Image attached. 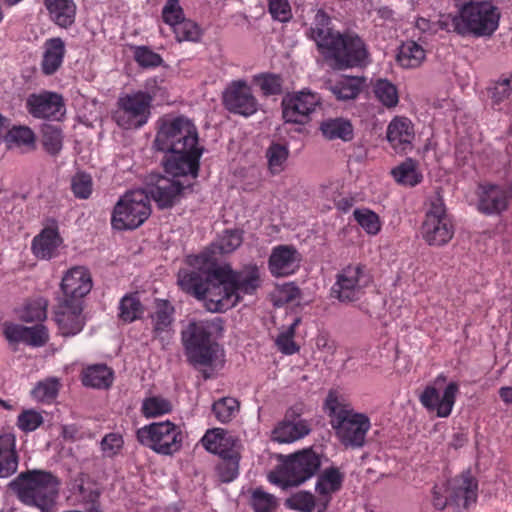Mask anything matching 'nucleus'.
<instances>
[{
	"label": "nucleus",
	"instance_id": "obj_46",
	"mask_svg": "<svg viewBox=\"0 0 512 512\" xmlns=\"http://www.w3.org/2000/svg\"><path fill=\"white\" fill-rule=\"evenodd\" d=\"M5 140L9 147L25 146L33 149L35 147L36 136L28 126H13L6 134Z\"/></svg>",
	"mask_w": 512,
	"mask_h": 512
},
{
	"label": "nucleus",
	"instance_id": "obj_37",
	"mask_svg": "<svg viewBox=\"0 0 512 512\" xmlns=\"http://www.w3.org/2000/svg\"><path fill=\"white\" fill-rule=\"evenodd\" d=\"M426 58V51L422 45L414 40L403 42L397 52L396 61L403 68H417Z\"/></svg>",
	"mask_w": 512,
	"mask_h": 512
},
{
	"label": "nucleus",
	"instance_id": "obj_27",
	"mask_svg": "<svg viewBox=\"0 0 512 512\" xmlns=\"http://www.w3.org/2000/svg\"><path fill=\"white\" fill-rule=\"evenodd\" d=\"M4 335L9 342H23L33 347L44 346L49 339L48 330L43 324L31 327L20 324H6Z\"/></svg>",
	"mask_w": 512,
	"mask_h": 512
},
{
	"label": "nucleus",
	"instance_id": "obj_15",
	"mask_svg": "<svg viewBox=\"0 0 512 512\" xmlns=\"http://www.w3.org/2000/svg\"><path fill=\"white\" fill-rule=\"evenodd\" d=\"M446 381V376L439 374L419 396L422 406L440 418H446L451 414L459 394V384L455 381Z\"/></svg>",
	"mask_w": 512,
	"mask_h": 512
},
{
	"label": "nucleus",
	"instance_id": "obj_59",
	"mask_svg": "<svg viewBox=\"0 0 512 512\" xmlns=\"http://www.w3.org/2000/svg\"><path fill=\"white\" fill-rule=\"evenodd\" d=\"M162 19L171 28L185 19L184 11L179 3V0L166 1L162 9Z\"/></svg>",
	"mask_w": 512,
	"mask_h": 512
},
{
	"label": "nucleus",
	"instance_id": "obj_30",
	"mask_svg": "<svg viewBox=\"0 0 512 512\" xmlns=\"http://www.w3.org/2000/svg\"><path fill=\"white\" fill-rule=\"evenodd\" d=\"M65 52V42L60 37L47 39L43 44L42 72L45 75L54 74L61 67Z\"/></svg>",
	"mask_w": 512,
	"mask_h": 512
},
{
	"label": "nucleus",
	"instance_id": "obj_24",
	"mask_svg": "<svg viewBox=\"0 0 512 512\" xmlns=\"http://www.w3.org/2000/svg\"><path fill=\"white\" fill-rule=\"evenodd\" d=\"M478 210L486 215L500 214L508 207L509 196L507 191L495 184H480L477 189ZM510 198L512 201V187Z\"/></svg>",
	"mask_w": 512,
	"mask_h": 512
},
{
	"label": "nucleus",
	"instance_id": "obj_44",
	"mask_svg": "<svg viewBox=\"0 0 512 512\" xmlns=\"http://www.w3.org/2000/svg\"><path fill=\"white\" fill-rule=\"evenodd\" d=\"M170 400L162 396H149L142 401L141 412L145 418H156L172 411Z\"/></svg>",
	"mask_w": 512,
	"mask_h": 512
},
{
	"label": "nucleus",
	"instance_id": "obj_10",
	"mask_svg": "<svg viewBox=\"0 0 512 512\" xmlns=\"http://www.w3.org/2000/svg\"><path fill=\"white\" fill-rule=\"evenodd\" d=\"M136 438L141 445L162 456L178 453L183 445L181 428L169 420L150 423L139 428Z\"/></svg>",
	"mask_w": 512,
	"mask_h": 512
},
{
	"label": "nucleus",
	"instance_id": "obj_61",
	"mask_svg": "<svg viewBox=\"0 0 512 512\" xmlns=\"http://www.w3.org/2000/svg\"><path fill=\"white\" fill-rule=\"evenodd\" d=\"M512 94V78L503 77L497 80L491 88V98L494 104L509 99Z\"/></svg>",
	"mask_w": 512,
	"mask_h": 512
},
{
	"label": "nucleus",
	"instance_id": "obj_64",
	"mask_svg": "<svg viewBox=\"0 0 512 512\" xmlns=\"http://www.w3.org/2000/svg\"><path fill=\"white\" fill-rule=\"evenodd\" d=\"M269 12L273 19L287 22L292 18L291 6L288 0H269Z\"/></svg>",
	"mask_w": 512,
	"mask_h": 512
},
{
	"label": "nucleus",
	"instance_id": "obj_62",
	"mask_svg": "<svg viewBox=\"0 0 512 512\" xmlns=\"http://www.w3.org/2000/svg\"><path fill=\"white\" fill-rule=\"evenodd\" d=\"M123 444L124 441L120 434L109 433L100 441V448L104 457H113L119 453Z\"/></svg>",
	"mask_w": 512,
	"mask_h": 512
},
{
	"label": "nucleus",
	"instance_id": "obj_5",
	"mask_svg": "<svg viewBox=\"0 0 512 512\" xmlns=\"http://www.w3.org/2000/svg\"><path fill=\"white\" fill-rule=\"evenodd\" d=\"M9 486L25 505L36 507L41 512H53L60 481L49 471L35 469L22 472Z\"/></svg>",
	"mask_w": 512,
	"mask_h": 512
},
{
	"label": "nucleus",
	"instance_id": "obj_63",
	"mask_svg": "<svg viewBox=\"0 0 512 512\" xmlns=\"http://www.w3.org/2000/svg\"><path fill=\"white\" fill-rule=\"evenodd\" d=\"M43 423L42 415L35 410L22 412L17 419L18 427L24 432L36 430Z\"/></svg>",
	"mask_w": 512,
	"mask_h": 512
},
{
	"label": "nucleus",
	"instance_id": "obj_1",
	"mask_svg": "<svg viewBox=\"0 0 512 512\" xmlns=\"http://www.w3.org/2000/svg\"><path fill=\"white\" fill-rule=\"evenodd\" d=\"M154 147L169 153L163 166L175 174L199 170L203 149L198 145V132L193 122L183 116L162 119Z\"/></svg>",
	"mask_w": 512,
	"mask_h": 512
},
{
	"label": "nucleus",
	"instance_id": "obj_49",
	"mask_svg": "<svg viewBox=\"0 0 512 512\" xmlns=\"http://www.w3.org/2000/svg\"><path fill=\"white\" fill-rule=\"evenodd\" d=\"M217 474L222 482H231L239 472V455L235 451L229 455L221 456V460L217 465Z\"/></svg>",
	"mask_w": 512,
	"mask_h": 512
},
{
	"label": "nucleus",
	"instance_id": "obj_53",
	"mask_svg": "<svg viewBox=\"0 0 512 512\" xmlns=\"http://www.w3.org/2000/svg\"><path fill=\"white\" fill-rule=\"evenodd\" d=\"M300 321V318H295L294 321L278 335L276 345L283 354L292 355L299 351V346L294 342V336L296 327L299 325Z\"/></svg>",
	"mask_w": 512,
	"mask_h": 512
},
{
	"label": "nucleus",
	"instance_id": "obj_6",
	"mask_svg": "<svg viewBox=\"0 0 512 512\" xmlns=\"http://www.w3.org/2000/svg\"><path fill=\"white\" fill-rule=\"evenodd\" d=\"M187 262L192 269H182L178 272V285L184 292L202 300L208 311L216 312L210 306V293L213 288H218V280L214 276V270L218 268L216 259L209 252L203 251L198 255L189 256Z\"/></svg>",
	"mask_w": 512,
	"mask_h": 512
},
{
	"label": "nucleus",
	"instance_id": "obj_26",
	"mask_svg": "<svg viewBox=\"0 0 512 512\" xmlns=\"http://www.w3.org/2000/svg\"><path fill=\"white\" fill-rule=\"evenodd\" d=\"M299 253L293 246L279 245L273 248L268 260L271 274L284 277L293 274L299 267Z\"/></svg>",
	"mask_w": 512,
	"mask_h": 512
},
{
	"label": "nucleus",
	"instance_id": "obj_7",
	"mask_svg": "<svg viewBox=\"0 0 512 512\" xmlns=\"http://www.w3.org/2000/svg\"><path fill=\"white\" fill-rule=\"evenodd\" d=\"M500 11L489 1L469 2L450 19V27L461 36H491L499 27Z\"/></svg>",
	"mask_w": 512,
	"mask_h": 512
},
{
	"label": "nucleus",
	"instance_id": "obj_51",
	"mask_svg": "<svg viewBox=\"0 0 512 512\" xmlns=\"http://www.w3.org/2000/svg\"><path fill=\"white\" fill-rule=\"evenodd\" d=\"M178 42H198L202 36V30L197 23L190 19H183L172 28Z\"/></svg>",
	"mask_w": 512,
	"mask_h": 512
},
{
	"label": "nucleus",
	"instance_id": "obj_36",
	"mask_svg": "<svg viewBox=\"0 0 512 512\" xmlns=\"http://www.w3.org/2000/svg\"><path fill=\"white\" fill-rule=\"evenodd\" d=\"M51 19L60 27H69L75 21L76 5L73 0H44Z\"/></svg>",
	"mask_w": 512,
	"mask_h": 512
},
{
	"label": "nucleus",
	"instance_id": "obj_33",
	"mask_svg": "<svg viewBox=\"0 0 512 512\" xmlns=\"http://www.w3.org/2000/svg\"><path fill=\"white\" fill-rule=\"evenodd\" d=\"M61 244L58 232L53 228H45L32 241V252L42 260H49L57 255V249Z\"/></svg>",
	"mask_w": 512,
	"mask_h": 512
},
{
	"label": "nucleus",
	"instance_id": "obj_18",
	"mask_svg": "<svg viewBox=\"0 0 512 512\" xmlns=\"http://www.w3.org/2000/svg\"><path fill=\"white\" fill-rule=\"evenodd\" d=\"M225 108L234 114L249 117L258 111L259 103L244 80L233 81L223 92Z\"/></svg>",
	"mask_w": 512,
	"mask_h": 512
},
{
	"label": "nucleus",
	"instance_id": "obj_22",
	"mask_svg": "<svg viewBox=\"0 0 512 512\" xmlns=\"http://www.w3.org/2000/svg\"><path fill=\"white\" fill-rule=\"evenodd\" d=\"M301 411L289 408L285 417L272 430L271 439L278 443H293L310 433V426L306 420L297 419Z\"/></svg>",
	"mask_w": 512,
	"mask_h": 512
},
{
	"label": "nucleus",
	"instance_id": "obj_20",
	"mask_svg": "<svg viewBox=\"0 0 512 512\" xmlns=\"http://www.w3.org/2000/svg\"><path fill=\"white\" fill-rule=\"evenodd\" d=\"M26 108L29 114L39 119L60 120L65 114L62 96L48 91L29 95Z\"/></svg>",
	"mask_w": 512,
	"mask_h": 512
},
{
	"label": "nucleus",
	"instance_id": "obj_3",
	"mask_svg": "<svg viewBox=\"0 0 512 512\" xmlns=\"http://www.w3.org/2000/svg\"><path fill=\"white\" fill-rule=\"evenodd\" d=\"M213 327L214 323L211 321L193 320L181 333L189 362L202 370L206 379L223 364V351L211 340Z\"/></svg>",
	"mask_w": 512,
	"mask_h": 512
},
{
	"label": "nucleus",
	"instance_id": "obj_2",
	"mask_svg": "<svg viewBox=\"0 0 512 512\" xmlns=\"http://www.w3.org/2000/svg\"><path fill=\"white\" fill-rule=\"evenodd\" d=\"M218 288H213L210 306L218 312L235 307L244 295H253L262 285L260 268L253 263L233 270L229 266H218L214 270Z\"/></svg>",
	"mask_w": 512,
	"mask_h": 512
},
{
	"label": "nucleus",
	"instance_id": "obj_43",
	"mask_svg": "<svg viewBox=\"0 0 512 512\" xmlns=\"http://www.w3.org/2000/svg\"><path fill=\"white\" fill-rule=\"evenodd\" d=\"M144 313L142 305L137 293H130L123 296L119 302V318L126 323L134 322Z\"/></svg>",
	"mask_w": 512,
	"mask_h": 512
},
{
	"label": "nucleus",
	"instance_id": "obj_38",
	"mask_svg": "<svg viewBox=\"0 0 512 512\" xmlns=\"http://www.w3.org/2000/svg\"><path fill=\"white\" fill-rule=\"evenodd\" d=\"M362 87L363 79L359 77L343 76L336 81L328 83L329 91L339 101L355 99L361 92Z\"/></svg>",
	"mask_w": 512,
	"mask_h": 512
},
{
	"label": "nucleus",
	"instance_id": "obj_39",
	"mask_svg": "<svg viewBox=\"0 0 512 512\" xmlns=\"http://www.w3.org/2000/svg\"><path fill=\"white\" fill-rule=\"evenodd\" d=\"M394 180L405 187H415L423 180L419 164L412 158H407L391 170Z\"/></svg>",
	"mask_w": 512,
	"mask_h": 512
},
{
	"label": "nucleus",
	"instance_id": "obj_34",
	"mask_svg": "<svg viewBox=\"0 0 512 512\" xmlns=\"http://www.w3.org/2000/svg\"><path fill=\"white\" fill-rule=\"evenodd\" d=\"M343 476L336 468L326 469L318 478L316 483V492L319 496V502L322 510H325L334 493L340 490Z\"/></svg>",
	"mask_w": 512,
	"mask_h": 512
},
{
	"label": "nucleus",
	"instance_id": "obj_13",
	"mask_svg": "<svg viewBox=\"0 0 512 512\" xmlns=\"http://www.w3.org/2000/svg\"><path fill=\"white\" fill-rule=\"evenodd\" d=\"M152 95L137 91L120 96L113 112V120L126 130L144 126L151 115Z\"/></svg>",
	"mask_w": 512,
	"mask_h": 512
},
{
	"label": "nucleus",
	"instance_id": "obj_16",
	"mask_svg": "<svg viewBox=\"0 0 512 512\" xmlns=\"http://www.w3.org/2000/svg\"><path fill=\"white\" fill-rule=\"evenodd\" d=\"M453 234V225L442 199L439 196L433 197L422 223V238L430 246H442L452 239Z\"/></svg>",
	"mask_w": 512,
	"mask_h": 512
},
{
	"label": "nucleus",
	"instance_id": "obj_35",
	"mask_svg": "<svg viewBox=\"0 0 512 512\" xmlns=\"http://www.w3.org/2000/svg\"><path fill=\"white\" fill-rule=\"evenodd\" d=\"M18 468L16 439L13 434L0 435V478L13 475Z\"/></svg>",
	"mask_w": 512,
	"mask_h": 512
},
{
	"label": "nucleus",
	"instance_id": "obj_9",
	"mask_svg": "<svg viewBox=\"0 0 512 512\" xmlns=\"http://www.w3.org/2000/svg\"><path fill=\"white\" fill-rule=\"evenodd\" d=\"M319 456L310 449L290 455L275 471L268 475L271 483L285 489L298 486L310 479L320 468Z\"/></svg>",
	"mask_w": 512,
	"mask_h": 512
},
{
	"label": "nucleus",
	"instance_id": "obj_47",
	"mask_svg": "<svg viewBox=\"0 0 512 512\" xmlns=\"http://www.w3.org/2000/svg\"><path fill=\"white\" fill-rule=\"evenodd\" d=\"M355 221L368 234L377 235L382 227L380 217L368 208H357L353 212Z\"/></svg>",
	"mask_w": 512,
	"mask_h": 512
},
{
	"label": "nucleus",
	"instance_id": "obj_60",
	"mask_svg": "<svg viewBox=\"0 0 512 512\" xmlns=\"http://www.w3.org/2000/svg\"><path fill=\"white\" fill-rule=\"evenodd\" d=\"M74 195L80 199H87L92 193L91 176L85 173L76 174L71 181Z\"/></svg>",
	"mask_w": 512,
	"mask_h": 512
},
{
	"label": "nucleus",
	"instance_id": "obj_54",
	"mask_svg": "<svg viewBox=\"0 0 512 512\" xmlns=\"http://www.w3.org/2000/svg\"><path fill=\"white\" fill-rule=\"evenodd\" d=\"M254 81L265 96L279 95L282 93L283 80L280 75L263 73L254 76Z\"/></svg>",
	"mask_w": 512,
	"mask_h": 512
},
{
	"label": "nucleus",
	"instance_id": "obj_23",
	"mask_svg": "<svg viewBox=\"0 0 512 512\" xmlns=\"http://www.w3.org/2000/svg\"><path fill=\"white\" fill-rule=\"evenodd\" d=\"M82 302L60 301L55 312V321L64 337L80 333L85 325Z\"/></svg>",
	"mask_w": 512,
	"mask_h": 512
},
{
	"label": "nucleus",
	"instance_id": "obj_58",
	"mask_svg": "<svg viewBox=\"0 0 512 512\" xmlns=\"http://www.w3.org/2000/svg\"><path fill=\"white\" fill-rule=\"evenodd\" d=\"M288 506L300 512H313L315 508V498L313 494L306 491L295 493L287 500Z\"/></svg>",
	"mask_w": 512,
	"mask_h": 512
},
{
	"label": "nucleus",
	"instance_id": "obj_31",
	"mask_svg": "<svg viewBox=\"0 0 512 512\" xmlns=\"http://www.w3.org/2000/svg\"><path fill=\"white\" fill-rule=\"evenodd\" d=\"M319 130L322 136L329 141L341 140L349 142L354 137V128L351 121L344 117H330L324 119Z\"/></svg>",
	"mask_w": 512,
	"mask_h": 512
},
{
	"label": "nucleus",
	"instance_id": "obj_21",
	"mask_svg": "<svg viewBox=\"0 0 512 512\" xmlns=\"http://www.w3.org/2000/svg\"><path fill=\"white\" fill-rule=\"evenodd\" d=\"M92 289V278L89 271L83 266L69 269L61 281L63 298L61 301L82 302Z\"/></svg>",
	"mask_w": 512,
	"mask_h": 512
},
{
	"label": "nucleus",
	"instance_id": "obj_17",
	"mask_svg": "<svg viewBox=\"0 0 512 512\" xmlns=\"http://www.w3.org/2000/svg\"><path fill=\"white\" fill-rule=\"evenodd\" d=\"M320 105V96L310 90L288 94L282 100L283 119L287 123L305 124Z\"/></svg>",
	"mask_w": 512,
	"mask_h": 512
},
{
	"label": "nucleus",
	"instance_id": "obj_28",
	"mask_svg": "<svg viewBox=\"0 0 512 512\" xmlns=\"http://www.w3.org/2000/svg\"><path fill=\"white\" fill-rule=\"evenodd\" d=\"M477 487L476 479L469 472L453 478L448 483L451 504L467 508L477 499Z\"/></svg>",
	"mask_w": 512,
	"mask_h": 512
},
{
	"label": "nucleus",
	"instance_id": "obj_57",
	"mask_svg": "<svg viewBox=\"0 0 512 512\" xmlns=\"http://www.w3.org/2000/svg\"><path fill=\"white\" fill-rule=\"evenodd\" d=\"M59 383L56 379H47L39 382L32 390V395L37 401L50 402L58 393Z\"/></svg>",
	"mask_w": 512,
	"mask_h": 512
},
{
	"label": "nucleus",
	"instance_id": "obj_12",
	"mask_svg": "<svg viewBox=\"0 0 512 512\" xmlns=\"http://www.w3.org/2000/svg\"><path fill=\"white\" fill-rule=\"evenodd\" d=\"M151 207L147 194L142 190L125 193L117 201L111 224L117 230L136 229L150 216Z\"/></svg>",
	"mask_w": 512,
	"mask_h": 512
},
{
	"label": "nucleus",
	"instance_id": "obj_14",
	"mask_svg": "<svg viewBox=\"0 0 512 512\" xmlns=\"http://www.w3.org/2000/svg\"><path fill=\"white\" fill-rule=\"evenodd\" d=\"M370 282L371 277L363 265L350 264L336 274L330 295L341 303H353L363 297Z\"/></svg>",
	"mask_w": 512,
	"mask_h": 512
},
{
	"label": "nucleus",
	"instance_id": "obj_8",
	"mask_svg": "<svg viewBox=\"0 0 512 512\" xmlns=\"http://www.w3.org/2000/svg\"><path fill=\"white\" fill-rule=\"evenodd\" d=\"M164 171L167 175L158 173L147 175L144 189H142L159 209L171 208L179 202L185 190L192 186V180L198 176V170L183 174H175L165 168Z\"/></svg>",
	"mask_w": 512,
	"mask_h": 512
},
{
	"label": "nucleus",
	"instance_id": "obj_55",
	"mask_svg": "<svg viewBox=\"0 0 512 512\" xmlns=\"http://www.w3.org/2000/svg\"><path fill=\"white\" fill-rule=\"evenodd\" d=\"M251 505L255 512H274L278 501L274 495L257 488L252 493Z\"/></svg>",
	"mask_w": 512,
	"mask_h": 512
},
{
	"label": "nucleus",
	"instance_id": "obj_29",
	"mask_svg": "<svg viewBox=\"0 0 512 512\" xmlns=\"http://www.w3.org/2000/svg\"><path fill=\"white\" fill-rule=\"evenodd\" d=\"M414 136L412 122L406 117H395L388 125L387 139L397 152L411 149Z\"/></svg>",
	"mask_w": 512,
	"mask_h": 512
},
{
	"label": "nucleus",
	"instance_id": "obj_40",
	"mask_svg": "<svg viewBox=\"0 0 512 512\" xmlns=\"http://www.w3.org/2000/svg\"><path fill=\"white\" fill-rule=\"evenodd\" d=\"M82 382L87 387L105 389L113 382V372L104 364L92 365L84 370Z\"/></svg>",
	"mask_w": 512,
	"mask_h": 512
},
{
	"label": "nucleus",
	"instance_id": "obj_48",
	"mask_svg": "<svg viewBox=\"0 0 512 512\" xmlns=\"http://www.w3.org/2000/svg\"><path fill=\"white\" fill-rule=\"evenodd\" d=\"M42 143L44 149L51 155L60 152L63 146V134L60 127L51 124H45L42 127Z\"/></svg>",
	"mask_w": 512,
	"mask_h": 512
},
{
	"label": "nucleus",
	"instance_id": "obj_11",
	"mask_svg": "<svg viewBox=\"0 0 512 512\" xmlns=\"http://www.w3.org/2000/svg\"><path fill=\"white\" fill-rule=\"evenodd\" d=\"M332 61L334 68L345 69L359 67L368 63L369 53L363 40L356 34H341L329 42L321 53Z\"/></svg>",
	"mask_w": 512,
	"mask_h": 512
},
{
	"label": "nucleus",
	"instance_id": "obj_41",
	"mask_svg": "<svg viewBox=\"0 0 512 512\" xmlns=\"http://www.w3.org/2000/svg\"><path fill=\"white\" fill-rule=\"evenodd\" d=\"M243 241L242 231L237 229L225 230L218 238L211 244L210 249L206 250L212 257H215L216 253L229 254L235 251Z\"/></svg>",
	"mask_w": 512,
	"mask_h": 512
},
{
	"label": "nucleus",
	"instance_id": "obj_56",
	"mask_svg": "<svg viewBox=\"0 0 512 512\" xmlns=\"http://www.w3.org/2000/svg\"><path fill=\"white\" fill-rule=\"evenodd\" d=\"M133 57L136 63L142 68H155L162 64V57L146 46H134Z\"/></svg>",
	"mask_w": 512,
	"mask_h": 512
},
{
	"label": "nucleus",
	"instance_id": "obj_25",
	"mask_svg": "<svg viewBox=\"0 0 512 512\" xmlns=\"http://www.w3.org/2000/svg\"><path fill=\"white\" fill-rule=\"evenodd\" d=\"M174 307L164 299H156L155 310L150 315L153 337L163 344L168 342L173 335Z\"/></svg>",
	"mask_w": 512,
	"mask_h": 512
},
{
	"label": "nucleus",
	"instance_id": "obj_19",
	"mask_svg": "<svg viewBox=\"0 0 512 512\" xmlns=\"http://www.w3.org/2000/svg\"><path fill=\"white\" fill-rule=\"evenodd\" d=\"M302 19L304 25L309 26L307 35L312 39L320 53L328 47L339 32L334 31L331 24L330 17L322 9L310 7L307 10H303Z\"/></svg>",
	"mask_w": 512,
	"mask_h": 512
},
{
	"label": "nucleus",
	"instance_id": "obj_52",
	"mask_svg": "<svg viewBox=\"0 0 512 512\" xmlns=\"http://www.w3.org/2000/svg\"><path fill=\"white\" fill-rule=\"evenodd\" d=\"M288 155L289 150L286 146L277 143L270 145L266 152L269 170L273 174L283 171Z\"/></svg>",
	"mask_w": 512,
	"mask_h": 512
},
{
	"label": "nucleus",
	"instance_id": "obj_45",
	"mask_svg": "<svg viewBox=\"0 0 512 512\" xmlns=\"http://www.w3.org/2000/svg\"><path fill=\"white\" fill-rule=\"evenodd\" d=\"M373 92L375 97L387 108H393L398 104L397 88L387 79H377L373 83Z\"/></svg>",
	"mask_w": 512,
	"mask_h": 512
},
{
	"label": "nucleus",
	"instance_id": "obj_42",
	"mask_svg": "<svg viewBox=\"0 0 512 512\" xmlns=\"http://www.w3.org/2000/svg\"><path fill=\"white\" fill-rule=\"evenodd\" d=\"M451 18H453L452 13L440 14L437 21H431L424 17H419L415 21V29L423 35V38L433 36L440 31L455 33L453 27H450V25L448 26Z\"/></svg>",
	"mask_w": 512,
	"mask_h": 512
},
{
	"label": "nucleus",
	"instance_id": "obj_50",
	"mask_svg": "<svg viewBox=\"0 0 512 512\" xmlns=\"http://www.w3.org/2000/svg\"><path fill=\"white\" fill-rule=\"evenodd\" d=\"M212 411L218 421L227 423L239 412V403L235 398L223 397L213 404Z\"/></svg>",
	"mask_w": 512,
	"mask_h": 512
},
{
	"label": "nucleus",
	"instance_id": "obj_4",
	"mask_svg": "<svg viewBox=\"0 0 512 512\" xmlns=\"http://www.w3.org/2000/svg\"><path fill=\"white\" fill-rule=\"evenodd\" d=\"M325 409L337 439L347 448H361L371 428L369 417L356 412L352 406L330 392L325 401Z\"/></svg>",
	"mask_w": 512,
	"mask_h": 512
},
{
	"label": "nucleus",
	"instance_id": "obj_32",
	"mask_svg": "<svg viewBox=\"0 0 512 512\" xmlns=\"http://www.w3.org/2000/svg\"><path fill=\"white\" fill-rule=\"evenodd\" d=\"M201 443L208 452L220 457L235 452L233 449L235 440L222 428L207 430L201 438Z\"/></svg>",
	"mask_w": 512,
	"mask_h": 512
}]
</instances>
